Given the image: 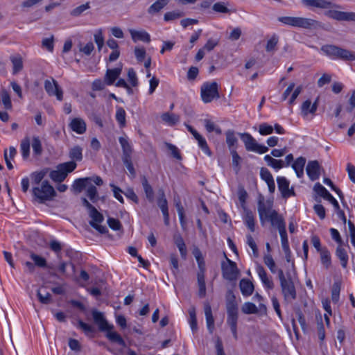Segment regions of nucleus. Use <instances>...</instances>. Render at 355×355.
Wrapping results in <instances>:
<instances>
[{"label": "nucleus", "mask_w": 355, "mask_h": 355, "mask_svg": "<svg viewBox=\"0 0 355 355\" xmlns=\"http://www.w3.org/2000/svg\"><path fill=\"white\" fill-rule=\"evenodd\" d=\"M320 253L322 263L325 266L326 268H328L331 263L329 251L327 248H323L322 250H321V252Z\"/></svg>", "instance_id": "nucleus-50"}, {"label": "nucleus", "mask_w": 355, "mask_h": 355, "mask_svg": "<svg viewBox=\"0 0 355 355\" xmlns=\"http://www.w3.org/2000/svg\"><path fill=\"white\" fill-rule=\"evenodd\" d=\"M173 240L175 244L176 245L180 251L181 257L183 259H186L187 255V249L183 238L180 234H175L173 236Z\"/></svg>", "instance_id": "nucleus-25"}, {"label": "nucleus", "mask_w": 355, "mask_h": 355, "mask_svg": "<svg viewBox=\"0 0 355 355\" xmlns=\"http://www.w3.org/2000/svg\"><path fill=\"white\" fill-rule=\"evenodd\" d=\"M227 262L223 261L221 263L222 274L224 279L233 281L235 280L239 275V270L236 263L227 258Z\"/></svg>", "instance_id": "nucleus-8"}, {"label": "nucleus", "mask_w": 355, "mask_h": 355, "mask_svg": "<svg viewBox=\"0 0 355 355\" xmlns=\"http://www.w3.org/2000/svg\"><path fill=\"white\" fill-rule=\"evenodd\" d=\"M87 196L89 198V200L95 203L98 200V191L95 186L90 185L87 189Z\"/></svg>", "instance_id": "nucleus-55"}, {"label": "nucleus", "mask_w": 355, "mask_h": 355, "mask_svg": "<svg viewBox=\"0 0 355 355\" xmlns=\"http://www.w3.org/2000/svg\"><path fill=\"white\" fill-rule=\"evenodd\" d=\"M313 189L318 195L329 201L335 209L339 208V204L338 201L320 183H316L313 187Z\"/></svg>", "instance_id": "nucleus-14"}, {"label": "nucleus", "mask_w": 355, "mask_h": 355, "mask_svg": "<svg viewBox=\"0 0 355 355\" xmlns=\"http://www.w3.org/2000/svg\"><path fill=\"white\" fill-rule=\"evenodd\" d=\"M260 176L261 179L266 182L270 193H274L275 191V184L273 177L269 170L266 168H261L260 170Z\"/></svg>", "instance_id": "nucleus-19"}, {"label": "nucleus", "mask_w": 355, "mask_h": 355, "mask_svg": "<svg viewBox=\"0 0 355 355\" xmlns=\"http://www.w3.org/2000/svg\"><path fill=\"white\" fill-rule=\"evenodd\" d=\"M10 60L12 64V74H17L23 69V59L21 55L16 54L11 55Z\"/></svg>", "instance_id": "nucleus-24"}, {"label": "nucleus", "mask_w": 355, "mask_h": 355, "mask_svg": "<svg viewBox=\"0 0 355 355\" xmlns=\"http://www.w3.org/2000/svg\"><path fill=\"white\" fill-rule=\"evenodd\" d=\"M205 314L207 329L210 333H212L214 329V319L212 315L211 306L208 303L205 304Z\"/></svg>", "instance_id": "nucleus-28"}, {"label": "nucleus", "mask_w": 355, "mask_h": 355, "mask_svg": "<svg viewBox=\"0 0 355 355\" xmlns=\"http://www.w3.org/2000/svg\"><path fill=\"white\" fill-rule=\"evenodd\" d=\"M2 103L6 110L12 109V102L9 93L3 89L1 94Z\"/></svg>", "instance_id": "nucleus-57"}, {"label": "nucleus", "mask_w": 355, "mask_h": 355, "mask_svg": "<svg viewBox=\"0 0 355 355\" xmlns=\"http://www.w3.org/2000/svg\"><path fill=\"white\" fill-rule=\"evenodd\" d=\"M201 98L204 103L211 102L214 98H219L218 85L216 82H206L201 87Z\"/></svg>", "instance_id": "nucleus-6"}, {"label": "nucleus", "mask_w": 355, "mask_h": 355, "mask_svg": "<svg viewBox=\"0 0 355 355\" xmlns=\"http://www.w3.org/2000/svg\"><path fill=\"white\" fill-rule=\"evenodd\" d=\"M162 120L168 125L173 126L180 121V116L173 113L165 112L161 116Z\"/></svg>", "instance_id": "nucleus-37"}, {"label": "nucleus", "mask_w": 355, "mask_h": 355, "mask_svg": "<svg viewBox=\"0 0 355 355\" xmlns=\"http://www.w3.org/2000/svg\"><path fill=\"white\" fill-rule=\"evenodd\" d=\"M142 186L146 196V198L149 202H152L154 200V191L152 187L148 183L147 178L144 176L141 180Z\"/></svg>", "instance_id": "nucleus-36"}, {"label": "nucleus", "mask_w": 355, "mask_h": 355, "mask_svg": "<svg viewBox=\"0 0 355 355\" xmlns=\"http://www.w3.org/2000/svg\"><path fill=\"white\" fill-rule=\"evenodd\" d=\"M338 49L339 46L331 44H326L321 47V51L327 56L333 59H336Z\"/></svg>", "instance_id": "nucleus-41"}, {"label": "nucleus", "mask_w": 355, "mask_h": 355, "mask_svg": "<svg viewBox=\"0 0 355 355\" xmlns=\"http://www.w3.org/2000/svg\"><path fill=\"white\" fill-rule=\"evenodd\" d=\"M69 125L72 131L79 135L85 133L87 130L86 123L78 117L72 119Z\"/></svg>", "instance_id": "nucleus-18"}, {"label": "nucleus", "mask_w": 355, "mask_h": 355, "mask_svg": "<svg viewBox=\"0 0 355 355\" xmlns=\"http://www.w3.org/2000/svg\"><path fill=\"white\" fill-rule=\"evenodd\" d=\"M302 3L307 8H316L321 9H329L332 8H338V5L334 4L327 0H302Z\"/></svg>", "instance_id": "nucleus-11"}, {"label": "nucleus", "mask_w": 355, "mask_h": 355, "mask_svg": "<svg viewBox=\"0 0 355 355\" xmlns=\"http://www.w3.org/2000/svg\"><path fill=\"white\" fill-rule=\"evenodd\" d=\"M30 257L31 259L34 261L35 266H37L40 268H44L46 266V260L44 258L33 252L31 253Z\"/></svg>", "instance_id": "nucleus-60"}, {"label": "nucleus", "mask_w": 355, "mask_h": 355, "mask_svg": "<svg viewBox=\"0 0 355 355\" xmlns=\"http://www.w3.org/2000/svg\"><path fill=\"white\" fill-rule=\"evenodd\" d=\"M132 40L135 42L138 40L149 43L150 42V35L145 31L130 30Z\"/></svg>", "instance_id": "nucleus-26"}, {"label": "nucleus", "mask_w": 355, "mask_h": 355, "mask_svg": "<svg viewBox=\"0 0 355 355\" xmlns=\"http://www.w3.org/2000/svg\"><path fill=\"white\" fill-rule=\"evenodd\" d=\"M301 113L304 116H306L309 114H315V104L311 105V101L308 99L305 101L301 106Z\"/></svg>", "instance_id": "nucleus-38"}, {"label": "nucleus", "mask_w": 355, "mask_h": 355, "mask_svg": "<svg viewBox=\"0 0 355 355\" xmlns=\"http://www.w3.org/2000/svg\"><path fill=\"white\" fill-rule=\"evenodd\" d=\"M16 154H17V150L13 146H10L9 148V154H8L7 150L4 151L3 156H4L5 162H6V166L9 170H11L13 168V165L11 163V160L14 159Z\"/></svg>", "instance_id": "nucleus-42"}, {"label": "nucleus", "mask_w": 355, "mask_h": 355, "mask_svg": "<svg viewBox=\"0 0 355 355\" xmlns=\"http://www.w3.org/2000/svg\"><path fill=\"white\" fill-rule=\"evenodd\" d=\"M78 327L82 329L87 336L93 334L95 331L94 328L92 325L84 322L81 320L78 321Z\"/></svg>", "instance_id": "nucleus-59"}, {"label": "nucleus", "mask_w": 355, "mask_h": 355, "mask_svg": "<svg viewBox=\"0 0 355 355\" xmlns=\"http://www.w3.org/2000/svg\"><path fill=\"white\" fill-rule=\"evenodd\" d=\"M107 331V337L110 341L116 343L123 347H126L125 342L118 333L116 331H110V330Z\"/></svg>", "instance_id": "nucleus-45"}, {"label": "nucleus", "mask_w": 355, "mask_h": 355, "mask_svg": "<svg viewBox=\"0 0 355 355\" xmlns=\"http://www.w3.org/2000/svg\"><path fill=\"white\" fill-rule=\"evenodd\" d=\"M336 254L340 261V264L343 268H346L348 263V254L345 249L339 245L336 250Z\"/></svg>", "instance_id": "nucleus-31"}, {"label": "nucleus", "mask_w": 355, "mask_h": 355, "mask_svg": "<svg viewBox=\"0 0 355 355\" xmlns=\"http://www.w3.org/2000/svg\"><path fill=\"white\" fill-rule=\"evenodd\" d=\"M122 71L121 67H116L112 69H107L105 76V81L107 85H112L119 78Z\"/></svg>", "instance_id": "nucleus-22"}, {"label": "nucleus", "mask_w": 355, "mask_h": 355, "mask_svg": "<svg viewBox=\"0 0 355 355\" xmlns=\"http://www.w3.org/2000/svg\"><path fill=\"white\" fill-rule=\"evenodd\" d=\"M268 220H270L272 226H277L278 230L280 231V227L283 225L284 227H286V223L284 218L279 216L277 211L273 210Z\"/></svg>", "instance_id": "nucleus-27"}, {"label": "nucleus", "mask_w": 355, "mask_h": 355, "mask_svg": "<svg viewBox=\"0 0 355 355\" xmlns=\"http://www.w3.org/2000/svg\"><path fill=\"white\" fill-rule=\"evenodd\" d=\"M227 324L230 326L233 337L238 339L237 322L239 318V310H227Z\"/></svg>", "instance_id": "nucleus-12"}, {"label": "nucleus", "mask_w": 355, "mask_h": 355, "mask_svg": "<svg viewBox=\"0 0 355 355\" xmlns=\"http://www.w3.org/2000/svg\"><path fill=\"white\" fill-rule=\"evenodd\" d=\"M77 166L74 162H67L57 166L56 170L49 171V177L55 182H62L67 177L69 173L73 171Z\"/></svg>", "instance_id": "nucleus-4"}, {"label": "nucleus", "mask_w": 355, "mask_h": 355, "mask_svg": "<svg viewBox=\"0 0 355 355\" xmlns=\"http://www.w3.org/2000/svg\"><path fill=\"white\" fill-rule=\"evenodd\" d=\"M32 193L35 200L40 203L50 200L56 196L54 188L47 180L43 181L40 187H33Z\"/></svg>", "instance_id": "nucleus-3"}, {"label": "nucleus", "mask_w": 355, "mask_h": 355, "mask_svg": "<svg viewBox=\"0 0 355 355\" xmlns=\"http://www.w3.org/2000/svg\"><path fill=\"white\" fill-rule=\"evenodd\" d=\"M226 309L239 310L238 304L236 301V297L232 291L229 290L226 295Z\"/></svg>", "instance_id": "nucleus-32"}, {"label": "nucleus", "mask_w": 355, "mask_h": 355, "mask_svg": "<svg viewBox=\"0 0 355 355\" xmlns=\"http://www.w3.org/2000/svg\"><path fill=\"white\" fill-rule=\"evenodd\" d=\"M264 160L267 162L268 166L272 167L275 170H279L285 166L283 160L275 159L269 155H266L264 157Z\"/></svg>", "instance_id": "nucleus-43"}, {"label": "nucleus", "mask_w": 355, "mask_h": 355, "mask_svg": "<svg viewBox=\"0 0 355 355\" xmlns=\"http://www.w3.org/2000/svg\"><path fill=\"white\" fill-rule=\"evenodd\" d=\"M193 254L198 263V271L197 272V284L198 286V295L200 298L206 296L205 271L206 266L202 252L198 248H195Z\"/></svg>", "instance_id": "nucleus-1"}, {"label": "nucleus", "mask_w": 355, "mask_h": 355, "mask_svg": "<svg viewBox=\"0 0 355 355\" xmlns=\"http://www.w3.org/2000/svg\"><path fill=\"white\" fill-rule=\"evenodd\" d=\"M125 110L121 107H117L116 112V120L119 123L120 127H124L125 125Z\"/></svg>", "instance_id": "nucleus-52"}, {"label": "nucleus", "mask_w": 355, "mask_h": 355, "mask_svg": "<svg viewBox=\"0 0 355 355\" xmlns=\"http://www.w3.org/2000/svg\"><path fill=\"white\" fill-rule=\"evenodd\" d=\"M37 296L38 297L39 301L42 304H49L52 302V297L51 295L46 292L44 295H43L40 290H38L37 292Z\"/></svg>", "instance_id": "nucleus-63"}, {"label": "nucleus", "mask_w": 355, "mask_h": 355, "mask_svg": "<svg viewBox=\"0 0 355 355\" xmlns=\"http://www.w3.org/2000/svg\"><path fill=\"white\" fill-rule=\"evenodd\" d=\"M336 59L344 61H354L355 60V53L339 47Z\"/></svg>", "instance_id": "nucleus-29"}, {"label": "nucleus", "mask_w": 355, "mask_h": 355, "mask_svg": "<svg viewBox=\"0 0 355 355\" xmlns=\"http://www.w3.org/2000/svg\"><path fill=\"white\" fill-rule=\"evenodd\" d=\"M78 49L80 52L83 53L85 55H90L94 50V45L92 42H89L85 46H83L82 43L80 42L78 44Z\"/></svg>", "instance_id": "nucleus-56"}, {"label": "nucleus", "mask_w": 355, "mask_h": 355, "mask_svg": "<svg viewBox=\"0 0 355 355\" xmlns=\"http://www.w3.org/2000/svg\"><path fill=\"white\" fill-rule=\"evenodd\" d=\"M49 171L50 168H44L39 171H35L32 173L31 174V178L33 180V182L35 184H39L40 182H42V180Z\"/></svg>", "instance_id": "nucleus-34"}, {"label": "nucleus", "mask_w": 355, "mask_h": 355, "mask_svg": "<svg viewBox=\"0 0 355 355\" xmlns=\"http://www.w3.org/2000/svg\"><path fill=\"white\" fill-rule=\"evenodd\" d=\"M69 156L71 159V162L81 161L83 159V148L79 146H73L70 149Z\"/></svg>", "instance_id": "nucleus-40"}, {"label": "nucleus", "mask_w": 355, "mask_h": 355, "mask_svg": "<svg viewBox=\"0 0 355 355\" xmlns=\"http://www.w3.org/2000/svg\"><path fill=\"white\" fill-rule=\"evenodd\" d=\"M171 0H157L148 8V12L150 15L159 12Z\"/></svg>", "instance_id": "nucleus-33"}, {"label": "nucleus", "mask_w": 355, "mask_h": 355, "mask_svg": "<svg viewBox=\"0 0 355 355\" xmlns=\"http://www.w3.org/2000/svg\"><path fill=\"white\" fill-rule=\"evenodd\" d=\"M239 286L242 295L245 297L251 295L254 289L252 282L247 279H242L240 281Z\"/></svg>", "instance_id": "nucleus-23"}, {"label": "nucleus", "mask_w": 355, "mask_h": 355, "mask_svg": "<svg viewBox=\"0 0 355 355\" xmlns=\"http://www.w3.org/2000/svg\"><path fill=\"white\" fill-rule=\"evenodd\" d=\"M320 168V166L317 160L309 162L306 170L308 176L311 180L314 181L319 178Z\"/></svg>", "instance_id": "nucleus-16"}, {"label": "nucleus", "mask_w": 355, "mask_h": 355, "mask_svg": "<svg viewBox=\"0 0 355 355\" xmlns=\"http://www.w3.org/2000/svg\"><path fill=\"white\" fill-rule=\"evenodd\" d=\"M240 137L245 144L246 150L263 154L268 151L266 146L259 144L253 137L249 133H241Z\"/></svg>", "instance_id": "nucleus-7"}, {"label": "nucleus", "mask_w": 355, "mask_h": 355, "mask_svg": "<svg viewBox=\"0 0 355 355\" xmlns=\"http://www.w3.org/2000/svg\"><path fill=\"white\" fill-rule=\"evenodd\" d=\"M241 311L245 314H257L258 313V308L252 302H245L241 307Z\"/></svg>", "instance_id": "nucleus-51"}, {"label": "nucleus", "mask_w": 355, "mask_h": 355, "mask_svg": "<svg viewBox=\"0 0 355 355\" xmlns=\"http://www.w3.org/2000/svg\"><path fill=\"white\" fill-rule=\"evenodd\" d=\"M119 141L121 146L123 153L121 159L132 157L133 148L128 138L121 137L119 138Z\"/></svg>", "instance_id": "nucleus-21"}, {"label": "nucleus", "mask_w": 355, "mask_h": 355, "mask_svg": "<svg viewBox=\"0 0 355 355\" xmlns=\"http://www.w3.org/2000/svg\"><path fill=\"white\" fill-rule=\"evenodd\" d=\"M32 148L35 155L40 156L42 155L43 149L41 141L37 136H34L32 139Z\"/></svg>", "instance_id": "nucleus-48"}, {"label": "nucleus", "mask_w": 355, "mask_h": 355, "mask_svg": "<svg viewBox=\"0 0 355 355\" xmlns=\"http://www.w3.org/2000/svg\"><path fill=\"white\" fill-rule=\"evenodd\" d=\"M20 150L24 159H27L30 155V139L24 137L20 144Z\"/></svg>", "instance_id": "nucleus-39"}, {"label": "nucleus", "mask_w": 355, "mask_h": 355, "mask_svg": "<svg viewBox=\"0 0 355 355\" xmlns=\"http://www.w3.org/2000/svg\"><path fill=\"white\" fill-rule=\"evenodd\" d=\"M89 216L92 218L89 221V225L101 223L104 220V216L100 213L95 207L88 211Z\"/></svg>", "instance_id": "nucleus-35"}, {"label": "nucleus", "mask_w": 355, "mask_h": 355, "mask_svg": "<svg viewBox=\"0 0 355 355\" xmlns=\"http://www.w3.org/2000/svg\"><path fill=\"white\" fill-rule=\"evenodd\" d=\"M278 21L285 25L305 29L317 28L320 26L318 21L301 17H279Z\"/></svg>", "instance_id": "nucleus-2"}, {"label": "nucleus", "mask_w": 355, "mask_h": 355, "mask_svg": "<svg viewBox=\"0 0 355 355\" xmlns=\"http://www.w3.org/2000/svg\"><path fill=\"white\" fill-rule=\"evenodd\" d=\"M340 292V284L338 282H335L333 284L332 290H331V300L333 302L337 303L339 300Z\"/></svg>", "instance_id": "nucleus-62"}, {"label": "nucleus", "mask_w": 355, "mask_h": 355, "mask_svg": "<svg viewBox=\"0 0 355 355\" xmlns=\"http://www.w3.org/2000/svg\"><path fill=\"white\" fill-rule=\"evenodd\" d=\"M258 213L260 218V221L263 225L266 220H268L270 213L274 210L272 209L271 205H266L263 200H259L258 202Z\"/></svg>", "instance_id": "nucleus-17"}, {"label": "nucleus", "mask_w": 355, "mask_h": 355, "mask_svg": "<svg viewBox=\"0 0 355 355\" xmlns=\"http://www.w3.org/2000/svg\"><path fill=\"white\" fill-rule=\"evenodd\" d=\"M243 220L250 231L254 232L255 230L254 215L251 210L245 207H243Z\"/></svg>", "instance_id": "nucleus-20"}, {"label": "nucleus", "mask_w": 355, "mask_h": 355, "mask_svg": "<svg viewBox=\"0 0 355 355\" xmlns=\"http://www.w3.org/2000/svg\"><path fill=\"white\" fill-rule=\"evenodd\" d=\"M273 127L266 123H263L259 125V132L261 135H268L273 132Z\"/></svg>", "instance_id": "nucleus-64"}, {"label": "nucleus", "mask_w": 355, "mask_h": 355, "mask_svg": "<svg viewBox=\"0 0 355 355\" xmlns=\"http://www.w3.org/2000/svg\"><path fill=\"white\" fill-rule=\"evenodd\" d=\"M226 143L231 150V149H235L234 146L237 144L238 139L235 136L234 132L232 130H229L226 132Z\"/></svg>", "instance_id": "nucleus-47"}, {"label": "nucleus", "mask_w": 355, "mask_h": 355, "mask_svg": "<svg viewBox=\"0 0 355 355\" xmlns=\"http://www.w3.org/2000/svg\"><path fill=\"white\" fill-rule=\"evenodd\" d=\"M92 317L94 322L98 326L101 331H109L113 328L112 325L108 324L102 313L94 310L92 311Z\"/></svg>", "instance_id": "nucleus-15"}, {"label": "nucleus", "mask_w": 355, "mask_h": 355, "mask_svg": "<svg viewBox=\"0 0 355 355\" xmlns=\"http://www.w3.org/2000/svg\"><path fill=\"white\" fill-rule=\"evenodd\" d=\"M230 153L232 157V166L233 168L236 172V173H238L241 169V157L239 156V155L237 153L236 149H231Z\"/></svg>", "instance_id": "nucleus-46"}, {"label": "nucleus", "mask_w": 355, "mask_h": 355, "mask_svg": "<svg viewBox=\"0 0 355 355\" xmlns=\"http://www.w3.org/2000/svg\"><path fill=\"white\" fill-rule=\"evenodd\" d=\"M317 318V331L318 338L321 341H323L325 338V330L322 322V316L319 314V316L316 315Z\"/></svg>", "instance_id": "nucleus-53"}, {"label": "nucleus", "mask_w": 355, "mask_h": 355, "mask_svg": "<svg viewBox=\"0 0 355 355\" xmlns=\"http://www.w3.org/2000/svg\"><path fill=\"white\" fill-rule=\"evenodd\" d=\"M306 164V159L303 157H298L292 164V167L296 173L298 178H302L304 175V167Z\"/></svg>", "instance_id": "nucleus-30"}, {"label": "nucleus", "mask_w": 355, "mask_h": 355, "mask_svg": "<svg viewBox=\"0 0 355 355\" xmlns=\"http://www.w3.org/2000/svg\"><path fill=\"white\" fill-rule=\"evenodd\" d=\"M226 4L227 3L225 2H217L213 5L212 9L216 12L230 13V10L227 7Z\"/></svg>", "instance_id": "nucleus-61"}, {"label": "nucleus", "mask_w": 355, "mask_h": 355, "mask_svg": "<svg viewBox=\"0 0 355 355\" xmlns=\"http://www.w3.org/2000/svg\"><path fill=\"white\" fill-rule=\"evenodd\" d=\"M325 15L337 21H355V12H343L336 10H329Z\"/></svg>", "instance_id": "nucleus-10"}, {"label": "nucleus", "mask_w": 355, "mask_h": 355, "mask_svg": "<svg viewBox=\"0 0 355 355\" xmlns=\"http://www.w3.org/2000/svg\"><path fill=\"white\" fill-rule=\"evenodd\" d=\"M89 180L87 178L76 179L72 185L73 189L78 193L81 192L89 183Z\"/></svg>", "instance_id": "nucleus-44"}, {"label": "nucleus", "mask_w": 355, "mask_h": 355, "mask_svg": "<svg viewBox=\"0 0 355 355\" xmlns=\"http://www.w3.org/2000/svg\"><path fill=\"white\" fill-rule=\"evenodd\" d=\"M160 197L157 199V205L160 208L162 214L168 212V202L165 198L164 192L162 189L159 190Z\"/></svg>", "instance_id": "nucleus-49"}, {"label": "nucleus", "mask_w": 355, "mask_h": 355, "mask_svg": "<svg viewBox=\"0 0 355 355\" xmlns=\"http://www.w3.org/2000/svg\"><path fill=\"white\" fill-rule=\"evenodd\" d=\"M277 272L282 294L285 300L291 301L295 300L297 297L296 290L291 278L286 279L282 269L278 270Z\"/></svg>", "instance_id": "nucleus-5"}, {"label": "nucleus", "mask_w": 355, "mask_h": 355, "mask_svg": "<svg viewBox=\"0 0 355 355\" xmlns=\"http://www.w3.org/2000/svg\"><path fill=\"white\" fill-rule=\"evenodd\" d=\"M277 182L278 189L284 198L295 196L293 189H289V181L285 177H277Z\"/></svg>", "instance_id": "nucleus-13"}, {"label": "nucleus", "mask_w": 355, "mask_h": 355, "mask_svg": "<svg viewBox=\"0 0 355 355\" xmlns=\"http://www.w3.org/2000/svg\"><path fill=\"white\" fill-rule=\"evenodd\" d=\"M196 139L198 141V146L202 149V150L204 151L205 154L210 156L211 155V152L207 144L205 139L201 135H200L196 138Z\"/></svg>", "instance_id": "nucleus-58"}, {"label": "nucleus", "mask_w": 355, "mask_h": 355, "mask_svg": "<svg viewBox=\"0 0 355 355\" xmlns=\"http://www.w3.org/2000/svg\"><path fill=\"white\" fill-rule=\"evenodd\" d=\"M263 261L272 273L277 272V269L275 262L270 254H267L264 256Z\"/></svg>", "instance_id": "nucleus-54"}, {"label": "nucleus", "mask_w": 355, "mask_h": 355, "mask_svg": "<svg viewBox=\"0 0 355 355\" xmlns=\"http://www.w3.org/2000/svg\"><path fill=\"white\" fill-rule=\"evenodd\" d=\"M44 89L49 96H55L58 101H62L63 91L55 79L46 80L44 81Z\"/></svg>", "instance_id": "nucleus-9"}]
</instances>
